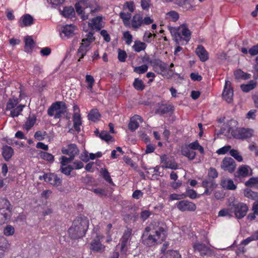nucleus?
I'll return each mask as SVG.
<instances>
[{
    "instance_id": "24",
    "label": "nucleus",
    "mask_w": 258,
    "mask_h": 258,
    "mask_svg": "<svg viewBox=\"0 0 258 258\" xmlns=\"http://www.w3.org/2000/svg\"><path fill=\"white\" fill-rule=\"evenodd\" d=\"M257 83L253 81H250L247 84L241 85V89L244 92H248L256 87Z\"/></svg>"
},
{
    "instance_id": "47",
    "label": "nucleus",
    "mask_w": 258,
    "mask_h": 258,
    "mask_svg": "<svg viewBox=\"0 0 258 258\" xmlns=\"http://www.w3.org/2000/svg\"><path fill=\"white\" fill-rule=\"evenodd\" d=\"M99 137L102 140H104L106 142L110 141L112 138V137L110 135L107 131H102L100 134H99Z\"/></svg>"
},
{
    "instance_id": "55",
    "label": "nucleus",
    "mask_w": 258,
    "mask_h": 258,
    "mask_svg": "<svg viewBox=\"0 0 258 258\" xmlns=\"http://www.w3.org/2000/svg\"><path fill=\"white\" fill-rule=\"evenodd\" d=\"M120 244H121V247H120V251L122 253H126L127 252L128 247H127V240H120Z\"/></svg>"
},
{
    "instance_id": "10",
    "label": "nucleus",
    "mask_w": 258,
    "mask_h": 258,
    "mask_svg": "<svg viewBox=\"0 0 258 258\" xmlns=\"http://www.w3.org/2000/svg\"><path fill=\"white\" fill-rule=\"evenodd\" d=\"M138 120L141 122L143 121L142 117L138 115H135L131 118L128 127L132 132H134L139 127V123L138 122Z\"/></svg>"
},
{
    "instance_id": "56",
    "label": "nucleus",
    "mask_w": 258,
    "mask_h": 258,
    "mask_svg": "<svg viewBox=\"0 0 258 258\" xmlns=\"http://www.w3.org/2000/svg\"><path fill=\"white\" fill-rule=\"evenodd\" d=\"M186 194L187 197L191 199H195L197 197V194L196 191L192 189L187 188L186 190Z\"/></svg>"
},
{
    "instance_id": "18",
    "label": "nucleus",
    "mask_w": 258,
    "mask_h": 258,
    "mask_svg": "<svg viewBox=\"0 0 258 258\" xmlns=\"http://www.w3.org/2000/svg\"><path fill=\"white\" fill-rule=\"evenodd\" d=\"M102 19L101 16L94 18L92 19L91 23H89L88 25L90 27H94L97 31H99L103 27L101 23Z\"/></svg>"
},
{
    "instance_id": "48",
    "label": "nucleus",
    "mask_w": 258,
    "mask_h": 258,
    "mask_svg": "<svg viewBox=\"0 0 258 258\" xmlns=\"http://www.w3.org/2000/svg\"><path fill=\"white\" fill-rule=\"evenodd\" d=\"M87 188L93 192H94L96 195L100 196H103L106 195V192L104 189L99 188H90L89 185H88Z\"/></svg>"
},
{
    "instance_id": "41",
    "label": "nucleus",
    "mask_w": 258,
    "mask_h": 258,
    "mask_svg": "<svg viewBox=\"0 0 258 258\" xmlns=\"http://www.w3.org/2000/svg\"><path fill=\"white\" fill-rule=\"evenodd\" d=\"M19 101L17 98H10L7 103L6 110L12 109L18 104Z\"/></svg>"
},
{
    "instance_id": "57",
    "label": "nucleus",
    "mask_w": 258,
    "mask_h": 258,
    "mask_svg": "<svg viewBox=\"0 0 258 258\" xmlns=\"http://www.w3.org/2000/svg\"><path fill=\"white\" fill-rule=\"evenodd\" d=\"M46 135V132H42L40 131H37L34 135V138L37 140L41 141L44 139V137Z\"/></svg>"
},
{
    "instance_id": "59",
    "label": "nucleus",
    "mask_w": 258,
    "mask_h": 258,
    "mask_svg": "<svg viewBox=\"0 0 258 258\" xmlns=\"http://www.w3.org/2000/svg\"><path fill=\"white\" fill-rule=\"evenodd\" d=\"M248 53L251 55H255L258 54V43L256 45H254L248 50Z\"/></svg>"
},
{
    "instance_id": "30",
    "label": "nucleus",
    "mask_w": 258,
    "mask_h": 258,
    "mask_svg": "<svg viewBox=\"0 0 258 258\" xmlns=\"http://www.w3.org/2000/svg\"><path fill=\"white\" fill-rule=\"evenodd\" d=\"M69 152V156L75 158L79 154L80 151L77 145L75 144H71L68 145Z\"/></svg>"
},
{
    "instance_id": "44",
    "label": "nucleus",
    "mask_w": 258,
    "mask_h": 258,
    "mask_svg": "<svg viewBox=\"0 0 258 258\" xmlns=\"http://www.w3.org/2000/svg\"><path fill=\"white\" fill-rule=\"evenodd\" d=\"M181 28L182 29L181 32V34L183 36H185L186 38H188V39H185L186 42H188L189 40V37L191 35L190 32L189 30L184 24L181 26Z\"/></svg>"
},
{
    "instance_id": "20",
    "label": "nucleus",
    "mask_w": 258,
    "mask_h": 258,
    "mask_svg": "<svg viewBox=\"0 0 258 258\" xmlns=\"http://www.w3.org/2000/svg\"><path fill=\"white\" fill-rule=\"evenodd\" d=\"M143 22V17L140 14H136L132 20V26L135 29L139 28Z\"/></svg>"
},
{
    "instance_id": "16",
    "label": "nucleus",
    "mask_w": 258,
    "mask_h": 258,
    "mask_svg": "<svg viewBox=\"0 0 258 258\" xmlns=\"http://www.w3.org/2000/svg\"><path fill=\"white\" fill-rule=\"evenodd\" d=\"M196 52L202 61L204 62L208 60V53L202 45L198 46Z\"/></svg>"
},
{
    "instance_id": "33",
    "label": "nucleus",
    "mask_w": 258,
    "mask_h": 258,
    "mask_svg": "<svg viewBox=\"0 0 258 258\" xmlns=\"http://www.w3.org/2000/svg\"><path fill=\"white\" fill-rule=\"evenodd\" d=\"M244 196L252 200H256L258 198V194L256 192L252 191L251 189L246 188L244 191Z\"/></svg>"
},
{
    "instance_id": "64",
    "label": "nucleus",
    "mask_w": 258,
    "mask_h": 258,
    "mask_svg": "<svg viewBox=\"0 0 258 258\" xmlns=\"http://www.w3.org/2000/svg\"><path fill=\"white\" fill-rule=\"evenodd\" d=\"M208 176L209 177H217L218 172L217 170L215 168L211 167L209 170Z\"/></svg>"
},
{
    "instance_id": "43",
    "label": "nucleus",
    "mask_w": 258,
    "mask_h": 258,
    "mask_svg": "<svg viewBox=\"0 0 258 258\" xmlns=\"http://www.w3.org/2000/svg\"><path fill=\"white\" fill-rule=\"evenodd\" d=\"M229 81H227V103H232L233 101V90L232 88H229Z\"/></svg>"
},
{
    "instance_id": "5",
    "label": "nucleus",
    "mask_w": 258,
    "mask_h": 258,
    "mask_svg": "<svg viewBox=\"0 0 258 258\" xmlns=\"http://www.w3.org/2000/svg\"><path fill=\"white\" fill-rule=\"evenodd\" d=\"M11 204L6 199H0V224L7 222L10 218Z\"/></svg>"
},
{
    "instance_id": "61",
    "label": "nucleus",
    "mask_w": 258,
    "mask_h": 258,
    "mask_svg": "<svg viewBox=\"0 0 258 258\" xmlns=\"http://www.w3.org/2000/svg\"><path fill=\"white\" fill-rule=\"evenodd\" d=\"M153 37V34L149 32L148 31L145 32L144 37H143V40L144 41L150 43L152 41V37Z\"/></svg>"
},
{
    "instance_id": "34",
    "label": "nucleus",
    "mask_w": 258,
    "mask_h": 258,
    "mask_svg": "<svg viewBox=\"0 0 258 258\" xmlns=\"http://www.w3.org/2000/svg\"><path fill=\"white\" fill-rule=\"evenodd\" d=\"M133 86L138 91H142L145 87V85L142 80H140L139 78L135 79L133 83Z\"/></svg>"
},
{
    "instance_id": "62",
    "label": "nucleus",
    "mask_w": 258,
    "mask_h": 258,
    "mask_svg": "<svg viewBox=\"0 0 258 258\" xmlns=\"http://www.w3.org/2000/svg\"><path fill=\"white\" fill-rule=\"evenodd\" d=\"M123 36L126 39V43L128 45L130 44L132 42V35L130 33L129 31L124 33Z\"/></svg>"
},
{
    "instance_id": "26",
    "label": "nucleus",
    "mask_w": 258,
    "mask_h": 258,
    "mask_svg": "<svg viewBox=\"0 0 258 258\" xmlns=\"http://www.w3.org/2000/svg\"><path fill=\"white\" fill-rule=\"evenodd\" d=\"M151 64L154 67H158L161 72H164L167 67L166 63L162 62L160 59H154L151 61Z\"/></svg>"
},
{
    "instance_id": "58",
    "label": "nucleus",
    "mask_w": 258,
    "mask_h": 258,
    "mask_svg": "<svg viewBox=\"0 0 258 258\" xmlns=\"http://www.w3.org/2000/svg\"><path fill=\"white\" fill-rule=\"evenodd\" d=\"M258 183V178H250L248 181L246 182V185L249 187H252L255 184Z\"/></svg>"
},
{
    "instance_id": "23",
    "label": "nucleus",
    "mask_w": 258,
    "mask_h": 258,
    "mask_svg": "<svg viewBox=\"0 0 258 258\" xmlns=\"http://www.w3.org/2000/svg\"><path fill=\"white\" fill-rule=\"evenodd\" d=\"M36 120V116L34 114L30 115L27 118L26 122L24 125V128L29 131L35 124Z\"/></svg>"
},
{
    "instance_id": "31",
    "label": "nucleus",
    "mask_w": 258,
    "mask_h": 258,
    "mask_svg": "<svg viewBox=\"0 0 258 258\" xmlns=\"http://www.w3.org/2000/svg\"><path fill=\"white\" fill-rule=\"evenodd\" d=\"M249 170L251 172V170L247 165H241L238 169V173L239 175L243 177H246L248 175Z\"/></svg>"
},
{
    "instance_id": "37",
    "label": "nucleus",
    "mask_w": 258,
    "mask_h": 258,
    "mask_svg": "<svg viewBox=\"0 0 258 258\" xmlns=\"http://www.w3.org/2000/svg\"><path fill=\"white\" fill-rule=\"evenodd\" d=\"M236 163L231 157H227V170L233 172L236 168Z\"/></svg>"
},
{
    "instance_id": "4",
    "label": "nucleus",
    "mask_w": 258,
    "mask_h": 258,
    "mask_svg": "<svg viewBox=\"0 0 258 258\" xmlns=\"http://www.w3.org/2000/svg\"><path fill=\"white\" fill-rule=\"evenodd\" d=\"M67 106L63 101H57L51 104L47 110L48 115H54V118H60L67 112Z\"/></svg>"
},
{
    "instance_id": "3",
    "label": "nucleus",
    "mask_w": 258,
    "mask_h": 258,
    "mask_svg": "<svg viewBox=\"0 0 258 258\" xmlns=\"http://www.w3.org/2000/svg\"><path fill=\"white\" fill-rule=\"evenodd\" d=\"M237 120L233 119L227 122V131L231 133L233 138L239 140H245L252 137L253 134V129L237 127Z\"/></svg>"
},
{
    "instance_id": "35",
    "label": "nucleus",
    "mask_w": 258,
    "mask_h": 258,
    "mask_svg": "<svg viewBox=\"0 0 258 258\" xmlns=\"http://www.w3.org/2000/svg\"><path fill=\"white\" fill-rule=\"evenodd\" d=\"M119 16L120 18L122 19L124 25L126 26H129L130 20L131 18V14L130 13H125L124 12H121L119 14Z\"/></svg>"
},
{
    "instance_id": "14",
    "label": "nucleus",
    "mask_w": 258,
    "mask_h": 258,
    "mask_svg": "<svg viewBox=\"0 0 258 258\" xmlns=\"http://www.w3.org/2000/svg\"><path fill=\"white\" fill-rule=\"evenodd\" d=\"M25 51L27 53H31L32 49L34 47L35 43L32 37L30 36H27L24 38Z\"/></svg>"
},
{
    "instance_id": "63",
    "label": "nucleus",
    "mask_w": 258,
    "mask_h": 258,
    "mask_svg": "<svg viewBox=\"0 0 258 258\" xmlns=\"http://www.w3.org/2000/svg\"><path fill=\"white\" fill-rule=\"evenodd\" d=\"M132 234V230L131 229H127L125 230L122 236L121 239L123 240L128 241L129 238Z\"/></svg>"
},
{
    "instance_id": "19",
    "label": "nucleus",
    "mask_w": 258,
    "mask_h": 258,
    "mask_svg": "<svg viewBox=\"0 0 258 258\" xmlns=\"http://www.w3.org/2000/svg\"><path fill=\"white\" fill-rule=\"evenodd\" d=\"M174 107L170 104L163 105L156 110L155 113L161 115L164 114L169 112H173Z\"/></svg>"
},
{
    "instance_id": "60",
    "label": "nucleus",
    "mask_w": 258,
    "mask_h": 258,
    "mask_svg": "<svg viewBox=\"0 0 258 258\" xmlns=\"http://www.w3.org/2000/svg\"><path fill=\"white\" fill-rule=\"evenodd\" d=\"M167 15L170 16L174 22L176 21L179 19V15L175 11H171L168 12Z\"/></svg>"
},
{
    "instance_id": "13",
    "label": "nucleus",
    "mask_w": 258,
    "mask_h": 258,
    "mask_svg": "<svg viewBox=\"0 0 258 258\" xmlns=\"http://www.w3.org/2000/svg\"><path fill=\"white\" fill-rule=\"evenodd\" d=\"M98 240L94 239L90 243V249L96 252H102L105 249V246L101 244L99 240V236H97Z\"/></svg>"
},
{
    "instance_id": "9",
    "label": "nucleus",
    "mask_w": 258,
    "mask_h": 258,
    "mask_svg": "<svg viewBox=\"0 0 258 258\" xmlns=\"http://www.w3.org/2000/svg\"><path fill=\"white\" fill-rule=\"evenodd\" d=\"M203 186L206 188L204 194L209 195L216 187V184L212 178L206 179L203 181Z\"/></svg>"
},
{
    "instance_id": "17",
    "label": "nucleus",
    "mask_w": 258,
    "mask_h": 258,
    "mask_svg": "<svg viewBox=\"0 0 258 258\" xmlns=\"http://www.w3.org/2000/svg\"><path fill=\"white\" fill-rule=\"evenodd\" d=\"M33 23V18L29 14H26L22 16L19 22L21 27L30 26Z\"/></svg>"
},
{
    "instance_id": "12",
    "label": "nucleus",
    "mask_w": 258,
    "mask_h": 258,
    "mask_svg": "<svg viewBox=\"0 0 258 258\" xmlns=\"http://www.w3.org/2000/svg\"><path fill=\"white\" fill-rule=\"evenodd\" d=\"M195 251H198L201 255H207L211 253L210 249L204 244L196 243L194 245Z\"/></svg>"
},
{
    "instance_id": "39",
    "label": "nucleus",
    "mask_w": 258,
    "mask_h": 258,
    "mask_svg": "<svg viewBox=\"0 0 258 258\" xmlns=\"http://www.w3.org/2000/svg\"><path fill=\"white\" fill-rule=\"evenodd\" d=\"M181 152L184 156L187 157L190 160H193L196 155L195 152L188 149H182Z\"/></svg>"
},
{
    "instance_id": "49",
    "label": "nucleus",
    "mask_w": 258,
    "mask_h": 258,
    "mask_svg": "<svg viewBox=\"0 0 258 258\" xmlns=\"http://www.w3.org/2000/svg\"><path fill=\"white\" fill-rule=\"evenodd\" d=\"M86 81L88 83L87 88L91 91L94 83V79L93 76L87 75L86 76Z\"/></svg>"
},
{
    "instance_id": "1",
    "label": "nucleus",
    "mask_w": 258,
    "mask_h": 258,
    "mask_svg": "<svg viewBox=\"0 0 258 258\" xmlns=\"http://www.w3.org/2000/svg\"><path fill=\"white\" fill-rule=\"evenodd\" d=\"M166 236L165 226L159 222L154 221L145 228L143 235V242L145 244L151 246L162 242Z\"/></svg>"
},
{
    "instance_id": "45",
    "label": "nucleus",
    "mask_w": 258,
    "mask_h": 258,
    "mask_svg": "<svg viewBox=\"0 0 258 258\" xmlns=\"http://www.w3.org/2000/svg\"><path fill=\"white\" fill-rule=\"evenodd\" d=\"M229 154L238 161H242L243 160V157L241 155H240L239 152L237 150L232 149L230 150Z\"/></svg>"
},
{
    "instance_id": "22",
    "label": "nucleus",
    "mask_w": 258,
    "mask_h": 258,
    "mask_svg": "<svg viewBox=\"0 0 258 258\" xmlns=\"http://www.w3.org/2000/svg\"><path fill=\"white\" fill-rule=\"evenodd\" d=\"M168 28L171 35L174 37L175 41H176V43L179 44V41L182 40V37L181 35V34L178 32L180 27L176 28L172 27H168Z\"/></svg>"
},
{
    "instance_id": "11",
    "label": "nucleus",
    "mask_w": 258,
    "mask_h": 258,
    "mask_svg": "<svg viewBox=\"0 0 258 258\" xmlns=\"http://www.w3.org/2000/svg\"><path fill=\"white\" fill-rule=\"evenodd\" d=\"M76 26L73 24L66 25L62 27L61 32L67 38L72 37L75 35Z\"/></svg>"
},
{
    "instance_id": "15",
    "label": "nucleus",
    "mask_w": 258,
    "mask_h": 258,
    "mask_svg": "<svg viewBox=\"0 0 258 258\" xmlns=\"http://www.w3.org/2000/svg\"><path fill=\"white\" fill-rule=\"evenodd\" d=\"M63 16L68 19H76V14L74 8L72 6L64 7L61 11Z\"/></svg>"
},
{
    "instance_id": "28",
    "label": "nucleus",
    "mask_w": 258,
    "mask_h": 258,
    "mask_svg": "<svg viewBox=\"0 0 258 258\" xmlns=\"http://www.w3.org/2000/svg\"><path fill=\"white\" fill-rule=\"evenodd\" d=\"M45 182L48 183L53 186L61 189L62 181L61 178H44Z\"/></svg>"
},
{
    "instance_id": "32",
    "label": "nucleus",
    "mask_w": 258,
    "mask_h": 258,
    "mask_svg": "<svg viewBox=\"0 0 258 258\" xmlns=\"http://www.w3.org/2000/svg\"><path fill=\"white\" fill-rule=\"evenodd\" d=\"M147 45L144 43L141 42L139 40H136L135 41V44L133 46V48L136 52H139L142 50L145 49Z\"/></svg>"
},
{
    "instance_id": "21",
    "label": "nucleus",
    "mask_w": 258,
    "mask_h": 258,
    "mask_svg": "<svg viewBox=\"0 0 258 258\" xmlns=\"http://www.w3.org/2000/svg\"><path fill=\"white\" fill-rule=\"evenodd\" d=\"M13 149L10 146L5 145L3 147V156L6 161H9L13 154Z\"/></svg>"
},
{
    "instance_id": "27",
    "label": "nucleus",
    "mask_w": 258,
    "mask_h": 258,
    "mask_svg": "<svg viewBox=\"0 0 258 258\" xmlns=\"http://www.w3.org/2000/svg\"><path fill=\"white\" fill-rule=\"evenodd\" d=\"M100 114L97 109H92L90 111L88 115V119L94 122H96L99 120Z\"/></svg>"
},
{
    "instance_id": "29",
    "label": "nucleus",
    "mask_w": 258,
    "mask_h": 258,
    "mask_svg": "<svg viewBox=\"0 0 258 258\" xmlns=\"http://www.w3.org/2000/svg\"><path fill=\"white\" fill-rule=\"evenodd\" d=\"M234 75L237 79H242V80H247L251 77V75L249 73L243 72L241 70H236L234 71Z\"/></svg>"
},
{
    "instance_id": "51",
    "label": "nucleus",
    "mask_w": 258,
    "mask_h": 258,
    "mask_svg": "<svg viewBox=\"0 0 258 258\" xmlns=\"http://www.w3.org/2000/svg\"><path fill=\"white\" fill-rule=\"evenodd\" d=\"M14 232V228L11 225L7 226L4 230V234L6 236L12 235Z\"/></svg>"
},
{
    "instance_id": "25",
    "label": "nucleus",
    "mask_w": 258,
    "mask_h": 258,
    "mask_svg": "<svg viewBox=\"0 0 258 258\" xmlns=\"http://www.w3.org/2000/svg\"><path fill=\"white\" fill-rule=\"evenodd\" d=\"M74 127L78 132L80 131V126L82 124L81 116L78 113H75L73 115Z\"/></svg>"
},
{
    "instance_id": "54",
    "label": "nucleus",
    "mask_w": 258,
    "mask_h": 258,
    "mask_svg": "<svg viewBox=\"0 0 258 258\" xmlns=\"http://www.w3.org/2000/svg\"><path fill=\"white\" fill-rule=\"evenodd\" d=\"M61 164L62 166H66L67 164L71 163L74 159V158L72 156H70V157H67L64 156H62L61 157Z\"/></svg>"
},
{
    "instance_id": "6",
    "label": "nucleus",
    "mask_w": 258,
    "mask_h": 258,
    "mask_svg": "<svg viewBox=\"0 0 258 258\" xmlns=\"http://www.w3.org/2000/svg\"><path fill=\"white\" fill-rule=\"evenodd\" d=\"M248 210V207L243 203L233 204L231 207L230 211L233 212L235 217L241 219L245 217Z\"/></svg>"
},
{
    "instance_id": "2",
    "label": "nucleus",
    "mask_w": 258,
    "mask_h": 258,
    "mask_svg": "<svg viewBox=\"0 0 258 258\" xmlns=\"http://www.w3.org/2000/svg\"><path fill=\"white\" fill-rule=\"evenodd\" d=\"M89 227V220L85 216L77 217L69 229V233L72 238L78 239L86 234Z\"/></svg>"
},
{
    "instance_id": "8",
    "label": "nucleus",
    "mask_w": 258,
    "mask_h": 258,
    "mask_svg": "<svg viewBox=\"0 0 258 258\" xmlns=\"http://www.w3.org/2000/svg\"><path fill=\"white\" fill-rule=\"evenodd\" d=\"M161 163L162 164V166L165 168H168L172 169H176L177 168V164L174 161L172 157H169L164 154L160 157Z\"/></svg>"
},
{
    "instance_id": "38",
    "label": "nucleus",
    "mask_w": 258,
    "mask_h": 258,
    "mask_svg": "<svg viewBox=\"0 0 258 258\" xmlns=\"http://www.w3.org/2000/svg\"><path fill=\"white\" fill-rule=\"evenodd\" d=\"M188 147L192 150H199L201 154H203L204 152V148L199 144L197 140L189 144Z\"/></svg>"
},
{
    "instance_id": "7",
    "label": "nucleus",
    "mask_w": 258,
    "mask_h": 258,
    "mask_svg": "<svg viewBox=\"0 0 258 258\" xmlns=\"http://www.w3.org/2000/svg\"><path fill=\"white\" fill-rule=\"evenodd\" d=\"M177 209L181 212H192L196 210L195 204L187 200H182L176 204Z\"/></svg>"
},
{
    "instance_id": "50",
    "label": "nucleus",
    "mask_w": 258,
    "mask_h": 258,
    "mask_svg": "<svg viewBox=\"0 0 258 258\" xmlns=\"http://www.w3.org/2000/svg\"><path fill=\"white\" fill-rule=\"evenodd\" d=\"M127 57V54L124 50L118 49V59L121 62H124Z\"/></svg>"
},
{
    "instance_id": "36",
    "label": "nucleus",
    "mask_w": 258,
    "mask_h": 258,
    "mask_svg": "<svg viewBox=\"0 0 258 258\" xmlns=\"http://www.w3.org/2000/svg\"><path fill=\"white\" fill-rule=\"evenodd\" d=\"M89 50L88 47L80 45L77 51V55L79 57L78 61H80L81 59L83 58L86 55L87 52Z\"/></svg>"
},
{
    "instance_id": "40",
    "label": "nucleus",
    "mask_w": 258,
    "mask_h": 258,
    "mask_svg": "<svg viewBox=\"0 0 258 258\" xmlns=\"http://www.w3.org/2000/svg\"><path fill=\"white\" fill-rule=\"evenodd\" d=\"M39 155L40 157L44 160L50 162H53L54 160V156L49 153L40 151L39 153Z\"/></svg>"
},
{
    "instance_id": "46",
    "label": "nucleus",
    "mask_w": 258,
    "mask_h": 258,
    "mask_svg": "<svg viewBox=\"0 0 258 258\" xmlns=\"http://www.w3.org/2000/svg\"><path fill=\"white\" fill-rule=\"evenodd\" d=\"M148 67L146 64H143L139 67L134 68V71L139 74H144L148 70Z\"/></svg>"
},
{
    "instance_id": "52",
    "label": "nucleus",
    "mask_w": 258,
    "mask_h": 258,
    "mask_svg": "<svg viewBox=\"0 0 258 258\" xmlns=\"http://www.w3.org/2000/svg\"><path fill=\"white\" fill-rule=\"evenodd\" d=\"M256 109H251L246 114V118L248 119H252L255 120L256 116Z\"/></svg>"
},
{
    "instance_id": "42",
    "label": "nucleus",
    "mask_w": 258,
    "mask_h": 258,
    "mask_svg": "<svg viewBox=\"0 0 258 258\" xmlns=\"http://www.w3.org/2000/svg\"><path fill=\"white\" fill-rule=\"evenodd\" d=\"M25 107L24 105H20L16 108L11 111V116L13 117L18 116L23 110V108Z\"/></svg>"
},
{
    "instance_id": "53",
    "label": "nucleus",
    "mask_w": 258,
    "mask_h": 258,
    "mask_svg": "<svg viewBox=\"0 0 258 258\" xmlns=\"http://www.w3.org/2000/svg\"><path fill=\"white\" fill-rule=\"evenodd\" d=\"M63 166H64L61 165V167H60V170L61 171V172L63 173L66 175H70L71 172L73 170V166H72L71 165H68L66 167Z\"/></svg>"
}]
</instances>
